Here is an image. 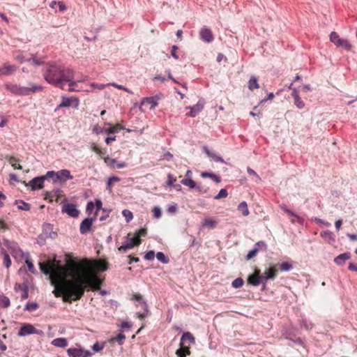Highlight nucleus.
<instances>
[{
  "instance_id": "obj_1",
  "label": "nucleus",
  "mask_w": 357,
  "mask_h": 357,
  "mask_svg": "<svg viewBox=\"0 0 357 357\" xmlns=\"http://www.w3.org/2000/svg\"><path fill=\"white\" fill-rule=\"evenodd\" d=\"M63 296L62 300L66 303L79 301L84 294L85 283L81 280H75L61 286Z\"/></svg>"
},
{
  "instance_id": "obj_2",
  "label": "nucleus",
  "mask_w": 357,
  "mask_h": 357,
  "mask_svg": "<svg viewBox=\"0 0 357 357\" xmlns=\"http://www.w3.org/2000/svg\"><path fill=\"white\" fill-rule=\"evenodd\" d=\"M69 70V68L50 65L45 70L43 77L47 83L63 90V80L65 77H68Z\"/></svg>"
},
{
  "instance_id": "obj_3",
  "label": "nucleus",
  "mask_w": 357,
  "mask_h": 357,
  "mask_svg": "<svg viewBox=\"0 0 357 357\" xmlns=\"http://www.w3.org/2000/svg\"><path fill=\"white\" fill-rule=\"evenodd\" d=\"M5 89L13 95L18 96H28L36 93L42 91L43 86L33 82H29L28 86H22L17 84L6 83Z\"/></svg>"
},
{
  "instance_id": "obj_4",
  "label": "nucleus",
  "mask_w": 357,
  "mask_h": 357,
  "mask_svg": "<svg viewBox=\"0 0 357 357\" xmlns=\"http://www.w3.org/2000/svg\"><path fill=\"white\" fill-rule=\"evenodd\" d=\"M330 40L337 47H342L347 51H350L352 47L351 45L347 40L341 38L339 34L335 31H332L331 33Z\"/></svg>"
},
{
  "instance_id": "obj_5",
  "label": "nucleus",
  "mask_w": 357,
  "mask_h": 357,
  "mask_svg": "<svg viewBox=\"0 0 357 357\" xmlns=\"http://www.w3.org/2000/svg\"><path fill=\"white\" fill-rule=\"evenodd\" d=\"M61 204L62 205V213H66L72 218L78 217L79 211L77 209V206L75 204L68 203V199L65 198L63 200H62Z\"/></svg>"
},
{
  "instance_id": "obj_6",
  "label": "nucleus",
  "mask_w": 357,
  "mask_h": 357,
  "mask_svg": "<svg viewBox=\"0 0 357 357\" xmlns=\"http://www.w3.org/2000/svg\"><path fill=\"white\" fill-rule=\"evenodd\" d=\"M132 299L139 302L143 309V312H138L136 313V315L141 320L145 319L149 314V310L146 301L140 294H134L132 295Z\"/></svg>"
},
{
  "instance_id": "obj_7",
  "label": "nucleus",
  "mask_w": 357,
  "mask_h": 357,
  "mask_svg": "<svg viewBox=\"0 0 357 357\" xmlns=\"http://www.w3.org/2000/svg\"><path fill=\"white\" fill-rule=\"evenodd\" d=\"M103 280L98 275L94 274L88 275L85 278L86 288L89 289H98L102 285Z\"/></svg>"
},
{
  "instance_id": "obj_8",
  "label": "nucleus",
  "mask_w": 357,
  "mask_h": 357,
  "mask_svg": "<svg viewBox=\"0 0 357 357\" xmlns=\"http://www.w3.org/2000/svg\"><path fill=\"white\" fill-rule=\"evenodd\" d=\"M267 250V245L264 241L257 242L253 248L249 251L245 257L246 260H250L255 257L259 250L266 251Z\"/></svg>"
},
{
  "instance_id": "obj_9",
  "label": "nucleus",
  "mask_w": 357,
  "mask_h": 357,
  "mask_svg": "<svg viewBox=\"0 0 357 357\" xmlns=\"http://www.w3.org/2000/svg\"><path fill=\"white\" fill-rule=\"evenodd\" d=\"M124 129V127L121 126L120 124L117 123L113 127H110L108 128H101L98 125H96L93 128V132L99 135L100 133H106L108 135L114 134L119 132L120 130Z\"/></svg>"
},
{
  "instance_id": "obj_10",
  "label": "nucleus",
  "mask_w": 357,
  "mask_h": 357,
  "mask_svg": "<svg viewBox=\"0 0 357 357\" xmlns=\"http://www.w3.org/2000/svg\"><path fill=\"white\" fill-rule=\"evenodd\" d=\"M45 181V175L36 176L29 181V183L26 184V185L29 186L32 191H35L42 189L44 187Z\"/></svg>"
},
{
  "instance_id": "obj_11",
  "label": "nucleus",
  "mask_w": 357,
  "mask_h": 357,
  "mask_svg": "<svg viewBox=\"0 0 357 357\" xmlns=\"http://www.w3.org/2000/svg\"><path fill=\"white\" fill-rule=\"evenodd\" d=\"M33 334H40V332L34 326L30 324H24L20 328L17 335L20 337H24Z\"/></svg>"
},
{
  "instance_id": "obj_12",
  "label": "nucleus",
  "mask_w": 357,
  "mask_h": 357,
  "mask_svg": "<svg viewBox=\"0 0 357 357\" xmlns=\"http://www.w3.org/2000/svg\"><path fill=\"white\" fill-rule=\"evenodd\" d=\"M199 37L202 41L207 43H210L213 42L214 40V36L212 33V31L206 26H204L203 28L201 29L199 31Z\"/></svg>"
},
{
  "instance_id": "obj_13",
  "label": "nucleus",
  "mask_w": 357,
  "mask_h": 357,
  "mask_svg": "<svg viewBox=\"0 0 357 357\" xmlns=\"http://www.w3.org/2000/svg\"><path fill=\"white\" fill-rule=\"evenodd\" d=\"M204 105V101L199 100L196 105L189 107L190 111L186 115L190 117H195L203 109Z\"/></svg>"
},
{
  "instance_id": "obj_14",
  "label": "nucleus",
  "mask_w": 357,
  "mask_h": 357,
  "mask_svg": "<svg viewBox=\"0 0 357 357\" xmlns=\"http://www.w3.org/2000/svg\"><path fill=\"white\" fill-rule=\"evenodd\" d=\"M73 102H75L74 107H75V108L77 107L78 104H79V100L77 98L62 96L61 102L58 105L57 108L55 110L56 111L58 109L62 108V107H69L70 106H71Z\"/></svg>"
},
{
  "instance_id": "obj_15",
  "label": "nucleus",
  "mask_w": 357,
  "mask_h": 357,
  "mask_svg": "<svg viewBox=\"0 0 357 357\" xmlns=\"http://www.w3.org/2000/svg\"><path fill=\"white\" fill-rule=\"evenodd\" d=\"M92 218H84L79 226V232L82 234H86L92 230Z\"/></svg>"
},
{
  "instance_id": "obj_16",
  "label": "nucleus",
  "mask_w": 357,
  "mask_h": 357,
  "mask_svg": "<svg viewBox=\"0 0 357 357\" xmlns=\"http://www.w3.org/2000/svg\"><path fill=\"white\" fill-rule=\"evenodd\" d=\"M43 234H44L47 238L55 239L57 237V232L53 231V225L50 223H44L43 225Z\"/></svg>"
},
{
  "instance_id": "obj_17",
  "label": "nucleus",
  "mask_w": 357,
  "mask_h": 357,
  "mask_svg": "<svg viewBox=\"0 0 357 357\" xmlns=\"http://www.w3.org/2000/svg\"><path fill=\"white\" fill-rule=\"evenodd\" d=\"M158 100H159V97L157 95L153 96L144 98L142 100L141 105L139 106V109H142V107L144 104L151 105V109H154L158 105Z\"/></svg>"
},
{
  "instance_id": "obj_18",
  "label": "nucleus",
  "mask_w": 357,
  "mask_h": 357,
  "mask_svg": "<svg viewBox=\"0 0 357 357\" xmlns=\"http://www.w3.org/2000/svg\"><path fill=\"white\" fill-rule=\"evenodd\" d=\"M259 270H255V273L248 278V282L255 287L259 286L262 281L261 275H259Z\"/></svg>"
},
{
  "instance_id": "obj_19",
  "label": "nucleus",
  "mask_w": 357,
  "mask_h": 357,
  "mask_svg": "<svg viewBox=\"0 0 357 357\" xmlns=\"http://www.w3.org/2000/svg\"><path fill=\"white\" fill-rule=\"evenodd\" d=\"M3 245L11 252V254H17L18 252H22V250L19 248L17 243L10 241L8 239H3Z\"/></svg>"
},
{
  "instance_id": "obj_20",
  "label": "nucleus",
  "mask_w": 357,
  "mask_h": 357,
  "mask_svg": "<svg viewBox=\"0 0 357 357\" xmlns=\"http://www.w3.org/2000/svg\"><path fill=\"white\" fill-rule=\"evenodd\" d=\"M17 66L5 63L1 68H0V76L9 75L13 74L17 70Z\"/></svg>"
},
{
  "instance_id": "obj_21",
  "label": "nucleus",
  "mask_w": 357,
  "mask_h": 357,
  "mask_svg": "<svg viewBox=\"0 0 357 357\" xmlns=\"http://www.w3.org/2000/svg\"><path fill=\"white\" fill-rule=\"evenodd\" d=\"M351 254L349 252H346L337 255L334 259V262L338 266H344L345 264L346 260H348L351 258Z\"/></svg>"
},
{
  "instance_id": "obj_22",
  "label": "nucleus",
  "mask_w": 357,
  "mask_h": 357,
  "mask_svg": "<svg viewBox=\"0 0 357 357\" xmlns=\"http://www.w3.org/2000/svg\"><path fill=\"white\" fill-rule=\"evenodd\" d=\"M68 77H65L63 80L64 82H68L70 88L68 89L69 91H73L74 89L73 88L76 84V81L74 77V71L71 68H70L68 73Z\"/></svg>"
},
{
  "instance_id": "obj_23",
  "label": "nucleus",
  "mask_w": 357,
  "mask_h": 357,
  "mask_svg": "<svg viewBox=\"0 0 357 357\" xmlns=\"http://www.w3.org/2000/svg\"><path fill=\"white\" fill-rule=\"evenodd\" d=\"M186 341H188L190 344H194L195 343V338L192 334L190 332H184L182 335L179 343V346H183L185 344Z\"/></svg>"
},
{
  "instance_id": "obj_24",
  "label": "nucleus",
  "mask_w": 357,
  "mask_h": 357,
  "mask_svg": "<svg viewBox=\"0 0 357 357\" xmlns=\"http://www.w3.org/2000/svg\"><path fill=\"white\" fill-rule=\"evenodd\" d=\"M278 271L274 268H269L266 270L264 275H261L262 281H267L270 279H274L277 275Z\"/></svg>"
},
{
  "instance_id": "obj_25",
  "label": "nucleus",
  "mask_w": 357,
  "mask_h": 357,
  "mask_svg": "<svg viewBox=\"0 0 357 357\" xmlns=\"http://www.w3.org/2000/svg\"><path fill=\"white\" fill-rule=\"evenodd\" d=\"M139 245V242H125L123 243L122 245L118 248V250L121 253H126L128 250L133 248L135 246H137Z\"/></svg>"
},
{
  "instance_id": "obj_26",
  "label": "nucleus",
  "mask_w": 357,
  "mask_h": 357,
  "mask_svg": "<svg viewBox=\"0 0 357 357\" xmlns=\"http://www.w3.org/2000/svg\"><path fill=\"white\" fill-rule=\"evenodd\" d=\"M204 152L206 153V155L212 158L215 162H220L221 163L226 164V162L225 160L221 157L220 155H217L215 153L211 152L206 146L204 147Z\"/></svg>"
},
{
  "instance_id": "obj_27",
  "label": "nucleus",
  "mask_w": 357,
  "mask_h": 357,
  "mask_svg": "<svg viewBox=\"0 0 357 357\" xmlns=\"http://www.w3.org/2000/svg\"><path fill=\"white\" fill-rule=\"evenodd\" d=\"M67 354L69 357H82L83 348H69L67 349Z\"/></svg>"
},
{
  "instance_id": "obj_28",
  "label": "nucleus",
  "mask_w": 357,
  "mask_h": 357,
  "mask_svg": "<svg viewBox=\"0 0 357 357\" xmlns=\"http://www.w3.org/2000/svg\"><path fill=\"white\" fill-rule=\"evenodd\" d=\"M202 227H208L210 229H213L217 227L218 221H216L212 218H205L202 222Z\"/></svg>"
},
{
  "instance_id": "obj_29",
  "label": "nucleus",
  "mask_w": 357,
  "mask_h": 357,
  "mask_svg": "<svg viewBox=\"0 0 357 357\" xmlns=\"http://www.w3.org/2000/svg\"><path fill=\"white\" fill-rule=\"evenodd\" d=\"M59 175H56L60 180L67 181L72 179L73 176L70 174V172L68 169H61L57 172Z\"/></svg>"
},
{
  "instance_id": "obj_30",
  "label": "nucleus",
  "mask_w": 357,
  "mask_h": 357,
  "mask_svg": "<svg viewBox=\"0 0 357 357\" xmlns=\"http://www.w3.org/2000/svg\"><path fill=\"white\" fill-rule=\"evenodd\" d=\"M201 176L202 178H210L212 180H213L216 183H219L221 181L220 177L213 172H202L201 173Z\"/></svg>"
},
{
  "instance_id": "obj_31",
  "label": "nucleus",
  "mask_w": 357,
  "mask_h": 357,
  "mask_svg": "<svg viewBox=\"0 0 357 357\" xmlns=\"http://www.w3.org/2000/svg\"><path fill=\"white\" fill-rule=\"evenodd\" d=\"M52 344L53 346L64 348L68 345V341L65 337H57L52 340Z\"/></svg>"
},
{
  "instance_id": "obj_32",
  "label": "nucleus",
  "mask_w": 357,
  "mask_h": 357,
  "mask_svg": "<svg viewBox=\"0 0 357 357\" xmlns=\"http://www.w3.org/2000/svg\"><path fill=\"white\" fill-rule=\"evenodd\" d=\"M282 335L284 336L285 339L289 340L291 342H293L296 337V333L294 328H286L282 331Z\"/></svg>"
},
{
  "instance_id": "obj_33",
  "label": "nucleus",
  "mask_w": 357,
  "mask_h": 357,
  "mask_svg": "<svg viewBox=\"0 0 357 357\" xmlns=\"http://www.w3.org/2000/svg\"><path fill=\"white\" fill-rule=\"evenodd\" d=\"M15 204L17 205L18 209L22 211H28L31 209V204L22 199H16Z\"/></svg>"
},
{
  "instance_id": "obj_34",
  "label": "nucleus",
  "mask_w": 357,
  "mask_h": 357,
  "mask_svg": "<svg viewBox=\"0 0 357 357\" xmlns=\"http://www.w3.org/2000/svg\"><path fill=\"white\" fill-rule=\"evenodd\" d=\"M1 254L3 257V266L6 268H8L11 266V264H12V261H11L9 255L8 254V252L6 251V250L4 248L1 249Z\"/></svg>"
},
{
  "instance_id": "obj_35",
  "label": "nucleus",
  "mask_w": 357,
  "mask_h": 357,
  "mask_svg": "<svg viewBox=\"0 0 357 357\" xmlns=\"http://www.w3.org/2000/svg\"><path fill=\"white\" fill-rule=\"evenodd\" d=\"M66 261L68 262V268L71 270H77L78 268L77 264V259L73 256L68 255L66 256Z\"/></svg>"
},
{
  "instance_id": "obj_36",
  "label": "nucleus",
  "mask_w": 357,
  "mask_h": 357,
  "mask_svg": "<svg viewBox=\"0 0 357 357\" xmlns=\"http://www.w3.org/2000/svg\"><path fill=\"white\" fill-rule=\"evenodd\" d=\"M320 236L323 238L327 239L329 243H334L335 241L334 234L329 230L321 231Z\"/></svg>"
},
{
  "instance_id": "obj_37",
  "label": "nucleus",
  "mask_w": 357,
  "mask_h": 357,
  "mask_svg": "<svg viewBox=\"0 0 357 357\" xmlns=\"http://www.w3.org/2000/svg\"><path fill=\"white\" fill-rule=\"evenodd\" d=\"M248 87L250 91H253L255 89H257L259 88V85L257 82V79L255 76L252 75L250 78L248 82Z\"/></svg>"
},
{
  "instance_id": "obj_38",
  "label": "nucleus",
  "mask_w": 357,
  "mask_h": 357,
  "mask_svg": "<svg viewBox=\"0 0 357 357\" xmlns=\"http://www.w3.org/2000/svg\"><path fill=\"white\" fill-rule=\"evenodd\" d=\"M123 331L120 330V333L115 337L109 340V342L116 341L119 345H122L126 340V335L123 333Z\"/></svg>"
},
{
  "instance_id": "obj_39",
  "label": "nucleus",
  "mask_w": 357,
  "mask_h": 357,
  "mask_svg": "<svg viewBox=\"0 0 357 357\" xmlns=\"http://www.w3.org/2000/svg\"><path fill=\"white\" fill-rule=\"evenodd\" d=\"M5 158L8 161V162L12 165L14 169H22V166L20 165H17L16 162L19 161V160L13 156L6 155Z\"/></svg>"
},
{
  "instance_id": "obj_40",
  "label": "nucleus",
  "mask_w": 357,
  "mask_h": 357,
  "mask_svg": "<svg viewBox=\"0 0 357 357\" xmlns=\"http://www.w3.org/2000/svg\"><path fill=\"white\" fill-rule=\"evenodd\" d=\"M237 209L238 211L241 212V213L244 216H247L249 215V210H248V204H247V202L245 201L241 202L238 204Z\"/></svg>"
},
{
  "instance_id": "obj_41",
  "label": "nucleus",
  "mask_w": 357,
  "mask_h": 357,
  "mask_svg": "<svg viewBox=\"0 0 357 357\" xmlns=\"http://www.w3.org/2000/svg\"><path fill=\"white\" fill-rule=\"evenodd\" d=\"M39 266H40V271L43 274H45V275L52 276V271L50 267L49 266V265L43 264V263H40Z\"/></svg>"
},
{
  "instance_id": "obj_42",
  "label": "nucleus",
  "mask_w": 357,
  "mask_h": 357,
  "mask_svg": "<svg viewBox=\"0 0 357 357\" xmlns=\"http://www.w3.org/2000/svg\"><path fill=\"white\" fill-rule=\"evenodd\" d=\"M10 305V301L9 298L5 295H0V307L7 308Z\"/></svg>"
},
{
  "instance_id": "obj_43",
  "label": "nucleus",
  "mask_w": 357,
  "mask_h": 357,
  "mask_svg": "<svg viewBox=\"0 0 357 357\" xmlns=\"http://www.w3.org/2000/svg\"><path fill=\"white\" fill-rule=\"evenodd\" d=\"M56 175H59L57 172L48 171L46 173V174L45 175V180L47 178H52L53 181V183H55L60 180L59 178H58V176H56Z\"/></svg>"
},
{
  "instance_id": "obj_44",
  "label": "nucleus",
  "mask_w": 357,
  "mask_h": 357,
  "mask_svg": "<svg viewBox=\"0 0 357 357\" xmlns=\"http://www.w3.org/2000/svg\"><path fill=\"white\" fill-rule=\"evenodd\" d=\"M96 269L101 272L107 271L108 269V263L105 261H98L96 263Z\"/></svg>"
},
{
  "instance_id": "obj_45",
  "label": "nucleus",
  "mask_w": 357,
  "mask_h": 357,
  "mask_svg": "<svg viewBox=\"0 0 357 357\" xmlns=\"http://www.w3.org/2000/svg\"><path fill=\"white\" fill-rule=\"evenodd\" d=\"M181 183L186 186H188L190 189H195L197 187L196 182L192 178H183Z\"/></svg>"
},
{
  "instance_id": "obj_46",
  "label": "nucleus",
  "mask_w": 357,
  "mask_h": 357,
  "mask_svg": "<svg viewBox=\"0 0 357 357\" xmlns=\"http://www.w3.org/2000/svg\"><path fill=\"white\" fill-rule=\"evenodd\" d=\"M157 259L160 261L162 264H168L169 261V258L165 256V255L162 252H158L155 255Z\"/></svg>"
},
{
  "instance_id": "obj_47",
  "label": "nucleus",
  "mask_w": 357,
  "mask_h": 357,
  "mask_svg": "<svg viewBox=\"0 0 357 357\" xmlns=\"http://www.w3.org/2000/svg\"><path fill=\"white\" fill-rule=\"evenodd\" d=\"M105 342H96V343H94L93 344V346L91 347V349L94 352H100L105 348Z\"/></svg>"
},
{
  "instance_id": "obj_48",
  "label": "nucleus",
  "mask_w": 357,
  "mask_h": 357,
  "mask_svg": "<svg viewBox=\"0 0 357 357\" xmlns=\"http://www.w3.org/2000/svg\"><path fill=\"white\" fill-rule=\"evenodd\" d=\"M51 284L55 286L52 293L54 294V296L58 298L60 297L62 293V290L61 289V287L56 286L55 281L54 279H51L50 280Z\"/></svg>"
},
{
  "instance_id": "obj_49",
  "label": "nucleus",
  "mask_w": 357,
  "mask_h": 357,
  "mask_svg": "<svg viewBox=\"0 0 357 357\" xmlns=\"http://www.w3.org/2000/svg\"><path fill=\"white\" fill-rule=\"evenodd\" d=\"M116 165L118 169H121L127 167V163L125 162H118L116 159L110 160L109 166Z\"/></svg>"
},
{
  "instance_id": "obj_50",
  "label": "nucleus",
  "mask_w": 357,
  "mask_h": 357,
  "mask_svg": "<svg viewBox=\"0 0 357 357\" xmlns=\"http://www.w3.org/2000/svg\"><path fill=\"white\" fill-rule=\"evenodd\" d=\"M122 215L125 218L126 222H130L133 218L132 213L130 210H128V209L123 210Z\"/></svg>"
},
{
  "instance_id": "obj_51",
  "label": "nucleus",
  "mask_w": 357,
  "mask_h": 357,
  "mask_svg": "<svg viewBox=\"0 0 357 357\" xmlns=\"http://www.w3.org/2000/svg\"><path fill=\"white\" fill-rule=\"evenodd\" d=\"M15 59L18 61L20 63H24V61H26V59H25L24 56V52L21 50H18L15 52Z\"/></svg>"
},
{
  "instance_id": "obj_52",
  "label": "nucleus",
  "mask_w": 357,
  "mask_h": 357,
  "mask_svg": "<svg viewBox=\"0 0 357 357\" xmlns=\"http://www.w3.org/2000/svg\"><path fill=\"white\" fill-rule=\"evenodd\" d=\"M39 307V305L37 303H27L24 306V310L33 311L36 310Z\"/></svg>"
},
{
  "instance_id": "obj_53",
  "label": "nucleus",
  "mask_w": 357,
  "mask_h": 357,
  "mask_svg": "<svg viewBox=\"0 0 357 357\" xmlns=\"http://www.w3.org/2000/svg\"><path fill=\"white\" fill-rule=\"evenodd\" d=\"M244 284V280L241 278H236L231 283L232 287L238 289L241 287Z\"/></svg>"
},
{
  "instance_id": "obj_54",
  "label": "nucleus",
  "mask_w": 357,
  "mask_h": 357,
  "mask_svg": "<svg viewBox=\"0 0 357 357\" xmlns=\"http://www.w3.org/2000/svg\"><path fill=\"white\" fill-rule=\"evenodd\" d=\"M95 204L96 211L98 213L100 210H102L104 212H106L107 210L105 208H102V202L100 199H96L95 200V202H93ZM110 210L107 211V212H109Z\"/></svg>"
},
{
  "instance_id": "obj_55",
  "label": "nucleus",
  "mask_w": 357,
  "mask_h": 357,
  "mask_svg": "<svg viewBox=\"0 0 357 357\" xmlns=\"http://www.w3.org/2000/svg\"><path fill=\"white\" fill-rule=\"evenodd\" d=\"M26 61L31 63L34 66H41L43 61L38 59L35 55H32L31 58L26 59Z\"/></svg>"
},
{
  "instance_id": "obj_56",
  "label": "nucleus",
  "mask_w": 357,
  "mask_h": 357,
  "mask_svg": "<svg viewBox=\"0 0 357 357\" xmlns=\"http://www.w3.org/2000/svg\"><path fill=\"white\" fill-rule=\"evenodd\" d=\"M120 181V178L116 176H110L107 182V189L111 190L112 184L113 182H118Z\"/></svg>"
},
{
  "instance_id": "obj_57",
  "label": "nucleus",
  "mask_w": 357,
  "mask_h": 357,
  "mask_svg": "<svg viewBox=\"0 0 357 357\" xmlns=\"http://www.w3.org/2000/svg\"><path fill=\"white\" fill-rule=\"evenodd\" d=\"M228 195V192H227V189L225 188H222L219 192L218 193L217 195H215L214 197V199H222V198H225L227 197Z\"/></svg>"
},
{
  "instance_id": "obj_58",
  "label": "nucleus",
  "mask_w": 357,
  "mask_h": 357,
  "mask_svg": "<svg viewBox=\"0 0 357 357\" xmlns=\"http://www.w3.org/2000/svg\"><path fill=\"white\" fill-rule=\"evenodd\" d=\"M293 268L292 264L289 262H282L280 265V269L282 271H289Z\"/></svg>"
},
{
  "instance_id": "obj_59",
  "label": "nucleus",
  "mask_w": 357,
  "mask_h": 357,
  "mask_svg": "<svg viewBox=\"0 0 357 357\" xmlns=\"http://www.w3.org/2000/svg\"><path fill=\"white\" fill-rule=\"evenodd\" d=\"M294 104H295V105L296 106L297 108H298V109L304 108L305 103L302 100V99L301 98L300 96H298V97H297L296 98H294Z\"/></svg>"
},
{
  "instance_id": "obj_60",
  "label": "nucleus",
  "mask_w": 357,
  "mask_h": 357,
  "mask_svg": "<svg viewBox=\"0 0 357 357\" xmlns=\"http://www.w3.org/2000/svg\"><path fill=\"white\" fill-rule=\"evenodd\" d=\"M301 326L305 328L306 330L310 331L313 328V324L305 319L302 320Z\"/></svg>"
},
{
  "instance_id": "obj_61",
  "label": "nucleus",
  "mask_w": 357,
  "mask_h": 357,
  "mask_svg": "<svg viewBox=\"0 0 357 357\" xmlns=\"http://www.w3.org/2000/svg\"><path fill=\"white\" fill-rule=\"evenodd\" d=\"M176 180V178L171 173H169L167 174V185L169 187H172Z\"/></svg>"
},
{
  "instance_id": "obj_62",
  "label": "nucleus",
  "mask_w": 357,
  "mask_h": 357,
  "mask_svg": "<svg viewBox=\"0 0 357 357\" xmlns=\"http://www.w3.org/2000/svg\"><path fill=\"white\" fill-rule=\"evenodd\" d=\"M95 208V204L92 201H90L87 203L86 207V213L88 215H91Z\"/></svg>"
},
{
  "instance_id": "obj_63",
  "label": "nucleus",
  "mask_w": 357,
  "mask_h": 357,
  "mask_svg": "<svg viewBox=\"0 0 357 357\" xmlns=\"http://www.w3.org/2000/svg\"><path fill=\"white\" fill-rule=\"evenodd\" d=\"M46 238H47V236L44 234L42 233L41 234L38 236L37 239H36L37 243L40 245H43L45 244Z\"/></svg>"
},
{
  "instance_id": "obj_64",
  "label": "nucleus",
  "mask_w": 357,
  "mask_h": 357,
  "mask_svg": "<svg viewBox=\"0 0 357 357\" xmlns=\"http://www.w3.org/2000/svg\"><path fill=\"white\" fill-rule=\"evenodd\" d=\"M155 255L153 250H149L145 254L144 259L147 261H151L154 259Z\"/></svg>"
}]
</instances>
